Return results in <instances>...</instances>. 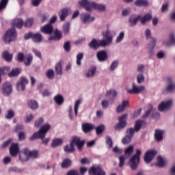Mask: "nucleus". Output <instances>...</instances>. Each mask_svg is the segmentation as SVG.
<instances>
[{
    "label": "nucleus",
    "instance_id": "nucleus-30",
    "mask_svg": "<svg viewBox=\"0 0 175 175\" xmlns=\"http://www.w3.org/2000/svg\"><path fill=\"white\" fill-rule=\"evenodd\" d=\"M128 106H129V102H128V100H123L122 105L118 106L116 113H122Z\"/></svg>",
    "mask_w": 175,
    "mask_h": 175
},
{
    "label": "nucleus",
    "instance_id": "nucleus-47",
    "mask_svg": "<svg viewBox=\"0 0 175 175\" xmlns=\"http://www.w3.org/2000/svg\"><path fill=\"white\" fill-rule=\"evenodd\" d=\"M46 76L47 78L49 79V80H53V79H54L55 76L54 73V70L53 69L48 70L47 72H46Z\"/></svg>",
    "mask_w": 175,
    "mask_h": 175
},
{
    "label": "nucleus",
    "instance_id": "nucleus-14",
    "mask_svg": "<svg viewBox=\"0 0 175 175\" xmlns=\"http://www.w3.org/2000/svg\"><path fill=\"white\" fill-rule=\"evenodd\" d=\"M28 79L25 77H21L20 81L16 83V90L18 91H24L25 90V85H28Z\"/></svg>",
    "mask_w": 175,
    "mask_h": 175
},
{
    "label": "nucleus",
    "instance_id": "nucleus-9",
    "mask_svg": "<svg viewBox=\"0 0 175 175\" xmlns=\"http://www.w3.org/2000/svg\"><path fill=\"white\" fill-rule=\"evenodd\" d=\"M127 117H128L127 114H124L118 118L119 122L115 126L116 131H120L121 129H124V128H125V126H126V118Z\"/></svg>",
    "mask_w": 175,
    "mask_h": 175
},
{
    "label": "nucleus",
    "instance_id": "nucleus-16",
    "mask_svg": "<svg viewBox=\"0 0 175 175\" xmlns=\"http://www.w3.org/2000/svg\"><path fill=\"white\" fill-rule=\"evenodd\" d=\"M95 20V18L92 16L91 14L87 13H83L81 14V21L83 24H88L92 23Z\"/></svg>",
    "mask_w": 175,
    "mask_h": 175
},
{
    "label": "nucleus",
    "instance_id": "nucleus-34",
    "mask_svg": "<svg viewBox=\"0 0 175 175\" xmlns=\"http://www.w3.org/2000/svg\"><path fill=\"white\" fill-rule=\"evenodd\" d=\"M142 16L138 15L137 17H134L133 16H131L129 18V23H130V27H135V25H136V24H137V21H139V20H140Z\"/></svg>",
    "mask_w": 175,
    "mask_h": 175
},
{
    "label": "nucleus",
    "instance_id": "nucleus-63",
    "mask_svg": "<svg viewBox=\"0 0 175 175\" xmlns=\"http://www.w3.org/2000/svg\"><path fill=\"white\" fill-rule=\"evenodd\" d=\"M117 66H118V61L115 60L111 63L110 66V70H114L117 68Z\"/></svg>",
    "mask_w": 175,
    "mask_h": 175
},
{
    "label": "nucleus",
    "instance_id": "nucleus-2",
    "mask_svg": "<svg viewBox=\"0 0 175 175\" xmlns=\"http://www.w3.org/2000/svg\"><path fill=\"white\" fill-rule=\"evenodd\" d=\"M79 4L81 6H83L87 12H91L92 8L97 10H105L106 9L105 5L98 4L95 2H90L88 0H81Z\"/></svg>",
    "mask_w": 175,
    "mask_h": 175
},
{
    "label": "nucleus",
    "instance_id": "nucleus-26",
    "mask_svg": "<svg viewBox=\"0 0 175 175\" xmlns=\"http://www.w3.org/2000/svg\"><path fill=\"white\" fill-rule=\"evenodd\" d=\"M12 25L16 27L18 29H21L24 25V21L23 18H15L12 21Z\"/></svg>",
    "mask_w": 175,
    "mask_h": 175
},
{
    "label": "nucleus",
    "instance_id": "nucleus-49",
    "mask_svg": "<svg viewBox=\"0 0 175 175\" xmlns=\"http://www.w3.org/2000/svg\"><path fill=\"white\" fill-rule=\"evenodd\" d=\"M84 58V54L83 53H79L77 55V62L76 64L78 66L81 65V59Z\"/></svg>",
    "mask_w": 175,
    "mask_h": 175
},
{
    "label": "nucleus",
    "instance_id": "nucleus-23",
    "mask_svg": "<svg viewBox=\"0 0 175 175\" xmlns=\"http://www.w3.org/2000/svg\"><path fill=\"white\" fill-rule=\"evenodd\" d=\"M96 57L100 62H105L107 59V52L106 51H100L96 53Z\"/></svg>",
    "mask_w": 175,
    "mask_h": 175
},
{
    "label": "nucleus",
    "instance_id": "nucleus-55",
    "mask_svg": "<svg viewBox=\"0 0 175 175\" xmlns=\"http://www.w3.org/2000/svg\"><path fill=\"white\" fill-rule=\"evenodd\" d=\"M5 117L7 120H12L14 117V111L13 110H8Z\"/></svg>",
    "mask_w": 175,
    "mask_h": 175
},
{
    "label": "nucleus",
    "instance_id": "nucleus-8",
    "mask_svg": "<svg viewBox=\"0 0 175 175\" xmlns=\"http://www.w3.org/2000/svg\"><path fill=\"white\" fill-rule=\"evenodd\" d=\"M89 47L90 49H94V50H96V49H98V47H106L107 43L106 40H96L95 38H93L92 41L88 44Z\"/></svg>",
    "mask_w": 175,
    "mask_h": 175
},
{
    "label": "nucleus",
    "instance_id": "nucleus-37",
    "mask_svg": "<svg viewBox=\"0 0 175 175\" xmlns=\"http://www.w3.org/2000/svg\"><path fill=\"white\" fill-rule=\"evenodd\" d=\"M28 105H29V107L31 110H36V109H38V107H39V104L38 103V101H36L35 100H29L28 101Z\"/></svg>",
    "mask_w": 175,
    "mask_h": 175
},
{
    "label": "nucleus",
    "instance_id": "nucleus-43",
    "mask_svg": "<svg viewBox=\"0 0 175 175\" xmlns=\"http://www.w3.org/2000/svg\"><path fill=\"white\" fill-rule=\"evenodd\" d=\"M62 62H59L55 66V70L56 75H62Z\"/></svg>",
    "mask_w": 175,
    "mask_h": 175
},
{
    "label": "nucleus",
    "instance_id": "nucleus-50",
    "mask_svg": "<svg viewBox=\"0 0 175 175\" xmlns=\"http://www.w3.org/2000/svg\"><path fill=\"white\" fill-rule=\"evenodd\" d=\"M44 122V119L43 118H39V119L35 120L34 126H36V128H39Z\"/></svg>",
    "mask_w": 175,
    "mask_h": 175
},
{
    "label": "nucleus",
    "instance_id": "nucleus-38",
    "mask_svg": "<svg viewBox=\"0 0 175 175\" xmlns=\"http://www.w3.org/2000/svg\"><path fill=\"white\" fill-rule=\"evenodd\" d=\"M53 100L58 105V106H61L64 103V96L61 94H57L54 96Z\"/></svg>",
    "mask_w": 175,
    "mask_h": 175
},
{
    "label": "nucleus",
    "instance_id": "nucleus-15",
    "mask_svg": "<svg viewBox=\"0 0 175 175\" xmlns=\"http://www.w3.org/2000/svg\"><path fill=\"white\" fill-rule=\"evenodd\" d=\"M173 102L172 100H169L166 102H161V104L158 106V109L159 111H167L170 109H172Z\"/></svg>",
    "mask_w": 175,
    "mask_h": 175
},
{
    "label": "nucleus",
    "instance_id": "nucleus-20",
    "mask_svg": "<svg viewBox=\"0 0 175 175\" xmlns=\"http://www.w3.org/2000/svg\"><path fill=\"white\" fill-rule=\"evenodd\" d=\"M144 86L141 85L137 87L135 83H133L132 89L128 90V92L129 94H140V92L144 91Z\"/></svg>",
    "mask_w": 175,
    "mask_h": 175
},
{
    "label": "nucleus",
    "instance_id": "nucleus-27",
    "mask_svg": "<svg viewBox=\"0 0 175 175\" xmlns=\"http://www.w3.org/2000/svg\"><path fill=\"white\" fill-rule=\"evenodd\" d=\"M165 131L163 130L156 129L154 131V139L157 142H162L163 140V134Z\"/></svg>",
    "mask_w": 175,
    "mask_h": 175
},
{
    "label": "nucleus",
    "instance_id": "nucleus-48",
    "mask_svg": "<svg viewBox=\"0 0 175 175\" xmlns=\"http://www.w3.org/2000/svg\"><path fill=\"white\" fill-rule=\"evenodd\" d=\"M70 28V24H69V23H67L63 25L62 29L64 35H69Z\"/></svg>",
    "mask_w": 175,
    "mask_h": 175
},
{
    "label": "nucleus",
    "instance_id": "nucleus-61",
    "mask_svg": "<svg viewBox=\"0 0 175 175\" xmlns=\"http://www.w3.org/2000/svg\"><path fill=\"white\" fill-rule=\"evenodd\" d=\"M24 53L20 52L17 55V61L18 62H24Z\"/></svg>",
    "mask_w": 175,
    "mask_h": 175
},
{
    "label": "nucleus",
    "instance_id": "nucleus-1",
    "mask_svg": "<svg viewBox=\"0 0 175 175\" xmlns=\"http://www.w3.org/2000/svg\"><path fill=\"white\" fill-rule=\"evenodd\" d=\"M84 144H85V141L81 140L80 137L74 136L72 138V141L70 145H66L64 150L65 152H68L70 154L72 152H75L76 149L75 148V145L77 146L78 151H83V148H84Z\"/></svg>",
    "mask_w": 175,
    "mask_h": 175
},
{
    "label": "nucleus",
    "instance_id": "nucleus-24",
    "mask_svg": "<svg viewBox=\"0 0 175 175\" xmlns=\"http://www.w3.org/2000/svg\"><path fill=\"white\" fill-rule=\"evenodd\" d=\"M19 159L22 162H27V161H29V156L28 154V149L25 148L23 151L21 152L19 154Z\"/></svg>",
    "mask_w": 175,
    "mask_h": 175
},
{
    "label": "nucleus",
    "instance_id": "nucleus-41",
    "mask_svg": "<svg viewBox=\"0 0 175 175\" xmlns=\"http://www.w3.org/2000/svg\"><path fill=\"white\" fill-rule=\"evenodd\" d=\"M96 73V66H93L88 70V72L86 74L87 77H92Z\"/></svg>",
    "mask_w": 175,
    "mask_h": 175
},
{
    "label": "nucleus",
    "instance_id": "nucleus-29",
    "mask_svg": "<svg viewBox=\"0 0 175 175\" xmlns=\"http://www.w3.org/2000/svg\"><path fill=\"white\" fill-rule=\"evenodd\" d=\"M175 34L174 33H172L170 35V37H169V41H163V44L164 46H167V47H169V46H175Z\"/></svg>",
    "mask_w": 175,
    "mask_h": 175
},
{
    "label": "nucleus",
    "instance_id": "nucleus-3",
    "mask_svg": "<svg viewBox=\"0 0 175 175\" xmlns=\"http://www.w3.org/2000/svg\"><path fill=\"white\" fill-rule=\"evenodd\" d=\"M50 128L51 126L49 124H45L44 125H42L40 130L38 131V132H36L33 134V135L31 137H30L29 139L32 142L36 139H38V137H45L46 136V133H47V132H49V131H50Z\"/></svg>",
    "mask_w": 175,
    "mask_h": 175
},
{
    "label": "nucleus",
    "instance_id": "nucleus-32",
    "mask_svg": "<svg viewBox=\"0 0 175 175\" xmlns=\"http://www.w3.org/2000/svg\"><path fill=\"white\" fill-rule=\"evenodd\" d=\"M62 143L64 141L60 138H55L52 140L51 147L52 148H55V147H59V146H62Z\"/></svg>",
    "mask_w": 175,
    "mask_h": 175
},
{
    "label": "nucleus",
    "instance_id": "nucleus-40",
    "mask_svg": "<svg viewBox=\"0 0 175 175\" xmlns=\"http://www.w3.org/2000/svg\"><path fill=\"white\" fill-rule=\"evenodd\" d=\"M135 6H148V1L146 0H136L134 3Z\"/></svg>",
    "mask_w": 175,
    "mask_h": 175
},
{
    "label": "nucleus",
    "instance_id": "nucleus-64",
    "mask_svg": "<svg viewBox=\"0 0 175 175\" xmlns=\"http://www.w3.org/2000/svg\"><path fill=\"white\" fill-rule=\"evenodd\" d=\"M66 175H80L79 171L76 170H70L67 173Z\"/></svg>",
    "mask_w": 175,
    "mask_h": 175
},
{
    "label": "nucleus",
    "instance_id": "nucleus-45",
    "mask_svg": "<svg viewBox=\"0 0 175 175\" xmlns=\"http://www.w3.org/2000/svg\"><path fill=\"white\" fill-rule=\"evenodd\" d=\"M106 96H109V98L113 100L117 96V92L114 90H108L106 93Z\"/></svg>",
    "mask_w": 175,
    "mask_h": 175
},
{
    "label": "nucleus",
    "instance_id": "nucleus-56",
    "mask_svg": "<svg viewBox=\"0 0 175 175\" xmlns=\"http://www.w3.org/2000/svg\"><path fill=\"white\" fill-rule=\"evenodd\" d=\"M133 151H135V149L133 148V146H129V147H127V148L124 150V154L125 155H131L132 154V152H133Z\"/></svg>",
    "mask_w": 175,
    "mask_h": 175
},
{
    "label": "nucleus",
    "instance_id": "nucleus-46",
    "mask_svg": "<svg viewBox=\"0 0 175 175\" xmlns=\"http://www.w3.org/2000/svg\"><path fill=\"white\" fill-rule=\"evenodd\" d=\"M24 23L25 28H31L33 25V18H29L27 19Z\"/></svg>",
    "mask_w": 175,
    "mask_h": 175
},
{
    "label": "nucleus",
    "instance_id": "nucleus-44",
    "mask_svg": "<svg viewBox=\"0 0 175 175\" xmlns=\"http://www.w3.org/2000/svg\"><path fill=\"white\" fill-rule=\"evenodd\" d=\"M151 18H152V16H151L150 14H148L144 16L142 18H140V21L142 24H146V23H147V21H150Z\"/></svg>",
    "mask_w": 175,
    "mask_h": 175
},
{
    "label": "nucleus",
    "instance_id": "nucleus-25",
    "mask_svg": "<svg viewBox=\"0 0 175 175\" xmlns=\"http://www.w3.org/2000/svg\"><path fill=\"white\" fill-rule=\"evenodd\" d=\"M157 46V38H151L149 41V49H151L149 51L150 57H152L154 55V48Z\"/></svg>",
    "mask_w": 175,
    "mask_h": 175
},
{
    "label": "nucleus",
    "instance_id": "nucleus-18",
    "mask_svg": "<svg viewBox=\"0 0 175 175\" xmlns=\"http://www.w3.org/2000/svg\"><path fill=\"white\" fill-rule=\"evenodd\" d=\"M18 152H20L18 144L12 143L10 147V154L11 157H17Z\"/></svg>",
    "mask_w": 175,
    "mask_h": 175
},
{
    "label": "nucleus",
    "instance_id": "nucleus-7",
    "mask_svg": "<svg viewBox=\"0 0 175 175\" xmlns=\"http://www.w3.org/2000/svg\"><path fill=\"white\" fill-rule=\"evenodd\" d=\"M25 40L31 39L34 43H40L43 40V36L40 33H35L29 31L24 35Z\"/></svg>",
    "mask_w": 175,
    "mask_h": 175
},
{
    "label": "nucleus",
    "instance_id": "nucleus-39",
    "mask_svg": "<svg viewBox=\"0 0 175 175\" xmlns=\"http://www.w3.org/2000/svg\"><path fill=\"white\" fill-rule=\"evenodd\" d=\"M2 55L3 59H5V61H6L7 62H10V61L13 59V55L10 54L9 52H8L7 51L3 52Z\"/></svg>",
    "mask_w": 175,
    "mask_h": 175
},
{
    "label": "nucleus",
    "instance_id": "nucleus-19",
    "mask_svg": "<svg viewBox=\"0 0 175 175\" xmlns=\"http://www.w3.org/2000/svg\"><path fill=\"white\" fill-rule=\"evenodd\" d=\"M71 11L70 8H63L61 11L59 12L58 14L59 16L60 21H65L67 16H69V13Z\"/></svg>",
    "mask_w": 175,
    "mask_h": 175
},
{
    "label": "nucleus",
    "instance_id": "nucleus-36",
    "mask_svg": "<svg viewBox=\"0 0 175 175\" xmlns=\"http://www.w3.org/2000/svg\"><path fill=\"white\" fill-rule=\"evenodd\" d=\"M33 59V56L31 53H29L27 56H25V59H24L23 60V62L25 66H29V65L32 64Z\"/></svg>",
    "mask_w": 175,
    "mask_h": 175
},
{
    "label": "nucleus",
    "instance_id": "nucleus-57",
    "mask_svg": "<svg viewBox=\"0 0 175 175\" xmlns=\"http://www.w3.org/2000/svg\"><path fill=\"white\" fill-rule=\"evenodd\" d=\"M64 49L66 53H69V51H70L72 49V47L70 46V42L66 41L64 44Z\"/></svg>",
    "mask_w": 175,
    "mask_h": 175
},
{
    "label": "nucleus",
    "instance_id": "nucleus-58",
    "mask_svg": "<svg viewBox=\"0 0 175 175\" xmlns=\"http://www.w3.org/2000/svg\"><path fill=\"white\" fill-rule=\"evenodd\" d=\"M131 141H132V138L131 137H129L128 135H126L122 139V144H128L129 143H131Z\"/></svg>",
    "mask_w": 175,
    "mask_h": 175
},
{
    "label": "nucleus",
    "instance_id": "nucleus-54",
    "mask_svg": "<svg viewBox=\"0 0 175 175\" xmlns=\"http://www.w3.org/2000/svg\"><path fill=\"white\" fill-rule=\"evenodd\" d=\"M124 38H125V33L124 31H122L119 33L118 36L117 37L116 42L121 43V42H122V40H124Z\"/></svg>",
    "mask_w": 175,
    "mask_h": 175
},
{
    "label": "nucleus",
    "instance_id": "nucleus-5",
    "mask_svg": "<svg viewBox=\"0 0 175 175\" xmlns=\"http://www.w3.org/2000/svg\"><path fill=\"white\" fill-rule=\"evenodd\" d=\"M17 39V31L16 29L10 28L4 34L3 40L5 43H10V42H14Z\"/></svg>",
    "mask_w": 175,
    "mask_h": 175
},
{
    "label": "nucleus",
    "instance_id": "nucleus-12",
    "mask_svg": "<svg viewBox=\"0 0 175 175\" xmlns=\"http://www.w3.org/2000/svg\"><path fill=\"white\" fill-rule=\"evenodd\" d=\"M173 91H175V83H172V77H167V85L163 90V94H169V92H173Z\"/></svg>",
    "mask_w": 175,
    "mask_h": 175
},
{
    "label": "nucleus",
    "instance_id": "nucleus-6",
    "mask_svg": "<svg viewBox=\"0 0 175 175\" xmlns=\"http://www.w3.org/2000/svg\"><path fill=\"white\" fill-rule=\"evenodd\" d=\"M140 155H142V150L140 149H137L135 151V154L131 158L129 161L130 167L133 170H136V169H137L139 162H140Z\"/></svg>",
    "mask_w": 175,
    "mask_h": 175
},
{
    "label": "nucleus",
    "instance_id": "nucleus-62",
    "mask_svg": "<svg viewBox=\"0 0 175 175\" xmlns=\"http://www.w3.org/2000/svg\"><path fill=\"white\" fill-rule=\"evenodd\" d=\"M137 81L138 84H142L144 81V75L143 74L138 75L137 77Z\"/></svg>",
    "mask_w": 175,
    "mask_h": 175
},
{
    "label": "nucleus",
    "instance_id": "nucleus-21",
    "mask_svg": "<svg viewBox=\"0 0 175 175\" xmlns=\"http://www.w3.org/2000/svg\"><path fill=\"white\" fill-rule=\"evenodd\" d=\"M62 39V32L57 29H55L53 36L49 38V40H61Z\"/></svg>",
    "mask_w": 175,
    "mask_h": 175
},
{
    "label": "nucleus",
    "instance_id": "nucleus-4",
    "mask_svg": "<svg viewBox=\"0 0 175 175\" xmlns=\"http://www.w3.org/2000/svg\"><path fill=\"white\" fill-rule=\"evenodd\" d=\"M147 122L144 120H138L135 122V124L133 128H129L126 129V136H129V137H131L134 136L135 132H138L142 129V126L143 125H146Z\"/></svg>",
    "mask_w": 175,
    "mask_h": 175
},
{
    "label": "nucleus",
    "instance_id": "nucleus-11",
    "mask_svg": "<svg viewBox=\"0 0 175 175\" xmlns=\"http://www.w3.org/2000/svg\"><path fill=\"white\" fill-rule=\"evenodd\" d=\"M89 175H106V172L100 166H92L89 171Z\"/></svg>",
    "mask_w": 175,
    "mask_h": 175
},
{
    "label": "nucleus",
    "instance_id": "nucleus-33",
    "mask_svg": "<svg viewBox=\"0 0 175 175\" xmlns=\"http://www.w3.org/2000/svg\"><path fill=\"white\" fill-rule=\"evenodd\" d=\"M27 153L29 159L31 158L32 159H36L37 158H39V150H29L27 149Z\"/></svg>",
    "mask_w": 175,
    "mask_h": 175
},
{
    "label": "nucleus",
    "instance_id": "nucleus-13",
    "mask_svg": "<svg viewBox=\"0 0 175 175\" xmlns=\"http://www.w3.org/2000/svg\"><path fill=\"white\" fill-rule=\"evenodd\" d=\"M158 154V152L155 150H148L145 154L144 159L146 163H150L151 161L154 159V157Z\"/></svg>",
    "mask_w": 175,
    "mask_h": 175
},
{
    "label": "nucleus",
    "instance_id": "nucleus-31",
    "mask_svg": "<svg viewBox=\"0 0 175 175\" xmlns=\"http://www.w3.org/2000/svg\"><path fill=\"white\" fill-rule=\"evenodd\" d=\"M21 72H23V69H21V68H15L8 73V76L9 77H16V76H18Z\"/></svg>",
    "mask_w": 175,
    "mask_h": 175
},
{
    "label": "nucleus",
    "instance_id": "nucleus-10",
    "mask_svg": "<svg viewBox=\"0 0 175 175\" xmlns=\"http://www.w3.org/2000/svg\"><path fill=\"white\" fill-rule=\"evenodd\" d=\"M13 92V88L12 86V83L10 82H5L3 83L1 94L4 96H9L10 94Z\"/></svg>",
    "mask_w": 175,
    "mask_h": 175
},
{
    "label": "nucleus",
    "instance_id": "nucleus-17",
    "mask_svg": "<svg viewBox=\"0 0 175 175\" xmlns=\"http://www.w3.org/2000/svg\"><path fill=\"white\" fill-rule=\"evenodd\" d=\"M53 31L54 27H53V25H51L49 23L42 26L40 28V32H42V33H45L46 35H51Z\"/></svg>",
    "mask_w": 175,
    "mask_h": 175
},
{
    "label": "nucleus",
    "instance_id": "nucleus-52",
    "mask_svg": "<svg viewBox=\"0 0 175 175\" xmlns=\"http://www.w3.org/2000/svg\"><path fill=\"white\" fill-rule=\"evenodd\" d=\"M96 135H102L105 131V126L101 124L95 128Z\"/></svg>",
    "mask_w": 175,
    "mask_h": 175
},
{
    "label": "nucleus",
    "instance_id": "nucleus-22",
    "mask_svg": "<svg viewBox=\"0 0 175 175\" xmlns=\"http://www.w3.org/2000/svg\"><path fill=\"white\" fill-rule=\"evenodd\" d=\"M95 129V124L91 123H83L82 124V131L84 133H88Z\"/></svg>",
    "mask_w": 175,
    "mask_h": 175
},
{
    "label": "nucleus",
    "instance_id": "nucleus-42",
    "mask_svg": "<svg viewBox=\"0 0 175 175\" xmlns=\"http://www.w3.org/2000/svg\"><path fill=\"white\" fill-rule=\"evenodd\" d=\"M152 104L148 105V110L146 111V112L143 114L142 118H147L150 114H151V111H152L153 109Z\"/></svg>",
    "mask_w": 175,
    "mask_h": 175
},
{
    "label": "nucleus",
    "instance_id": "nucleus-35",
    "mask_svg": "<svg viewBox=\"0 0 175 175\" xmlns=\"http://www.w3.org/2000/svg\"><path fill=\"white\" fill-rule=\"evenodd\" d=\"M72 166V160L68 158H66L63 160L61 167L62 169H68V167H70Z\"/></svg>",
    "mask_w": 175,
    "mask_h": 175
},
{
    "label": "nucleus",
    "instance_id": "nucleus-59",
    "mask_svg": "<svg viewBox=\"0 0 175 175\" xmlns=\"http://www.w3.org/2000/svg\"><path fill=\"white\" fill-rule=\"evenodd\" d=\"M10 70V67H1L0 68V77H1L2 75H5L8 70Z\"/></svg>",
    "mask_w": 175,
    "mask_h": 175
},
{
    "label": "nucleus",
    "instance_id": "nucleus-51",
    "mask_svg": "<svg viewBox=\"0 0 175 175\" xmlns=\"http://www.w3.org/2000/svg\"><path fill=\"white\" fill-rule=\"evenodd\" d=\"M8 1L9 0H1L0 1V12H3L4 9H6Z\"/></svg>",
    "mask_w": 175,
    "mask_h": 175
},
{
    "label": "nucleus",
    "instance_id": "nucleus-28",
    "mask_svg": "<svg viewBox=\"0 0 175 175\" xmlns=\"http://www.w3.org/2000/svg\"><path fill=\"white\" fill-rule=\"evenodd\" d=\"M110 35V30L107 29L105 33H103V38H105V42L107 43V46L109 44H111L113 43V36Z\"/></svg>",
    "mask_w": 175,
    "mask_h": 175
},
{
    "label": "nucleus",
    "instance_id": "nucleus-53",
    "mask_svg": "<svg viewBox=\"0 0 175 175\" xmlns=\"http://www.w3.org/2000/svg\"><path fill=\"white\" fill-rule=\"evenodd\" d=\"M157 166H159V167H163L165 166V161H163V158L161 156L157 157Z\"/></svg>",
    "mask_w": 175,
    "mask_h": 175
},
{
    "label": "nucleus",
    "instance_id": "nucleus-60",
    "mask_svg": "<svg viewBox=\"0 0 175 175\" xmlns=\"http://www.w3.org/2000/svg\"><path fill=\"white\" fill-rule=\"evenodd\" d=\"M105 139L106 143L109 146V148H111V147H113V139H111V137L109 136H107Z\"/></svg>",
    "mask_w": 175,
    "mask_h": 175
}]
</instances>
